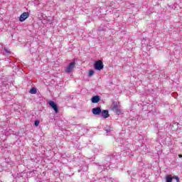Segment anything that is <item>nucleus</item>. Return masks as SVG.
<instances>
[{"label": "nucleus", "instance_id": "nucleus-12", "mask_svg": "<svg viewBox=\"0 0 182 182\" xmlns=\"http://www.w3.org/2000/svg\"><path fill=\"white\" fill-rule=\"evenodd\" d=\"M93 75H95V71H93V70H90V72H89V76H93Z\"/></svg>", "mask_w": 182, "mask_h": 182}, {"label": "nucleus", "instance_id": "nucleus-8", "mask_svg": "<svg viewBox=\"0 0 182 182\" xmlns=\"http://www.w3.org/2000/svg\"><path fill=\"white\" fill-rule=\"evenodd\" d=\"M101 116L104 119H107V117H110V114H109L108 110L104 109V110L101 111Z\"/></svg>", "mask_w": 182, "mask_h": 182}, {"label": "nucleus", "instance_id": "nucleus-4", "mask_svg": "<svg viewBox=\"0 0 182 182\" xmlns=\"http://www.w3.org/2000/svg\"><path fill=\"white\" fill-rule=\"evenodd\" d=\"M75 62L70 63L65 69L66 73H70L71 72H73V69H75Z\"/></svg>", "mask_w": 182, "mask_h": 182}, {"label": "nucleus", "instance_id": "nucleus-10", "mask_svg": "<svg viewBox=\"0 0 182 182\" xmlns=\"http://www.w3.org/2000/svg\"><path fill=\"white\" fill-rule=\"evenodd\" d=\"M36 92H37V90H36V88H35V87H32V88L30 90V93H31V95H36Z\"/></svg>", "mask_w": 182, "mask_h": 182}, {"label": "nucleus", "instance_id": "nucleus-3", "mask_svg": "<svg viewBox=\"0 0 182 182\" xmlns=\"http://www.w3.org/2000/svg\"><path fill=\"white\" fill-rule=\"evenodd\" d=\"M176 180V182H180V178L177 176L166 175L165 176L166 182H173V180Z\"/></svg>", "mask_w": 182, "mask_h": 182}, {"label": "nucleus", "instance_id": "nucleus-7", "mask_svg": "<svg viewBox=\"0 0 182 182\" xmlns=\"http://www.w3.org/2000/svg\"><path fill=\"white\" fill-rule=\"evenodd\" d=\"M93 114L99 115L102 113V109L100 107H95L92 109Z\"/></svg>", "mask_w": 182, "mask_h": 182}, {"label": "nucleus", "instance_id": "nucleus-9", "mask_svg": "<svg viewBox=\"0 0 182 182\" xmlns=\"http://www.w3.org/2000/svg\"><path fill=\"white\" fill-rule=\"evenodd\" d=\"M100 100V97H99V95L94 96L91 99V102L92 103H99Z\"/></svg>", "mask_w": 182, "mask_h": 182}, {"label": "nucleus", "instance_id": "nucleus-13", "mask_svg": "<svg viewBox=\"0 0 182 182\" xmlns=\"http://www.w3.org/2000/svg\"><path fill=\"white\" fill-rule=\"evenodd\" d=\"M4 50H5V52H6V53H10V51L8 49H6V48H4Z\"/></svg>", "mask_w": 182, "mask_h": 182}, {"label": "nucleus", "instance_id": "nucleus-2", "mask_svg": "<svg viewBox=\"0 0 182 182\" xmlns=\"http://www.w3.org/2000/svg\"><path fill=\"white\" fill-rule=\"evenodd\" d=\"M94 68H95V70H103V68H105V65H103V61H102V60L95 61V63L94 64Z\"/></svg>", "mask_w": 182, "mask_h": 182}, {"label": "nucleus", "instance_id": "nucleus-11", "mask_svg": "<svg viewBox=\"0 0 182 182\" xmlns=\"http://www.w3.org/2000/svg\"><path fill=\"white\" fill-rule=\"evenodd\" d=\"M40 122L38 120H36L34 122V124L36 127H38V126H39Z\"/></svg>", "mask_w": 182, "mask_h": 182}, {"label": "nucleus", "instance_id": "nucleus-5", "mask_svg": "<svg viewBox=\"0 0 182 182\" xmlns=\"http://www.w3.org/2000/svg\"><path fill=\"white\" fill-rule=\"evenodd\" d=\"M28 18H29V13L24 12L20 16L19 21L20 22H23L26 19H28Z\"/></svg>", "mask_w": 182, "mask_h": 182}, {"label": "nucleus", "instance_id": "nucleus-14", "mask_svg": "<svg viewBox=\"0 0 182 182\" xmlns=\"http://www.w3.org/2000/svg\"><path fill=\"white\" fill-rule=\"evenodd\" d=\"M178 157H179L180 159H181V158H182V155H181V154H179V155H178Z\"/></svg>", "mask_w": 182, "mask_h": 182}, {"label": "nucleus", "instance_id": "nucleus-6", "mask_svg": "<svg viewBox=\"0 0 182 182\" xmlns=\"http://www.w3.org/2000/svg\"><path fill=\"white\" fill-rule=\"evenodd\" d=\"M48 104L50 105L52 109H53V110L55 112V113H58L59 109L58 108V105H56V103H55V102L50 101L48 102Z\"/></svg>", "mask_w": 182, "mask_h": 182}, {"label": "nucleus", "instance_id": "nucleus-1", "mask_svg": "<svg viewBox=\"0 0 182 182\" xmlns=\"http://www.w3.org/2000/svg\"><path fill=\"white\" fill-rule=\"evenodd\" d=\"M121 105L119 102H114L112 104V110L117 114H120L122 113V110L120 109Z\"/></svg>", "mask_w": 182, "mask_h": 182}]
</instances>
